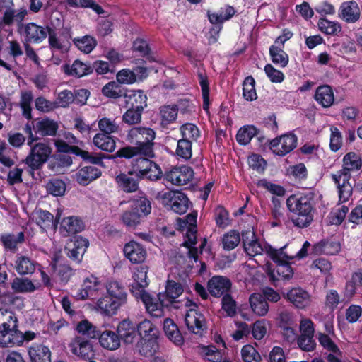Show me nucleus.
Returning a JSON list of instances; mask_svg holds the SVG:
<instances>
[{
    "mask_svg": "<svg viewBox=\"0 0 362 362\" xmlns=\"http://www.w3.org/2000/svg\"><path fill=\"white\" fill-rule=\"evenodd\" d=\"M156 132L150 127L139 126L131 128L127 135V141L133 146L120 148L112 158L130 159L137 156L155 158L154 151Z\"/></svg>",
    "mask_w": 362,
    "mask_h": 362,
    "instance_id": "1",
    "label": "nucleus"
},
{
    "mask_svg": "<svg viewBox=\"0 0 362 362\" xmlns=\"http://www.w3.org/2000/svg\"><path fill=\"white\" fill-rule=\"evenodd\" d=\"M342 162V168L331 175L332 180L337 186L339 200L341 203L347 202L352 196L353 187L350 183L351 173L361 168L362 160L359 155L351 151L344 155Z\"/></svg>",
    "mask_w": 362,
    "mask_h": 362,
    "instance_id": "2",
    "label": "nucleus"
},
{
    "mask_svg": "<svg viewBox=\"0 0 362 362\" xmlns=\"http://www.w3.org/2000/svg\"><path fill=\"white\" fill-rule=\"evenodd\" d=\"M286 205L288 210L296 215V217L292 218V222L296 226L303 228L311 223L315 210L313 192L292 194L287 199Z\"/></svg>",
    "mask_w": 362,
    "mask_h": 362,
    "instance_id": "3",
    "label": "nucleus"
},
{
    "mask_svg": "<svg viewBox=\"0 0 362 362\" xmlns=\"http://www.w3.org/2000/svg\"><path fill=\"white\" fill-rule=\"evenodd\" d=\"M105 287L107 294L98 300L96 305L102 315L111 317L127 303L128 293L126 287L118 281H109Z\"/></svg>",
    "mask_w": 362,
    "mask_h": 362,
    "instance_id": "4",
    "label": "nucleus"
},
{
    "mask_svg": "<svg viewBox=\"0 0 362 362\" xmlns=\"http://www.w3.org/2000/svg\"><path fill=\"white\" fill-rule=\"evenodd\" d=\"M286 246L275 249L270 245H265V252L270 259L276 264V269L268 268L267 274L272 281H279L280 279L289 280L293 276V269L289 260L294 256H290L284 252Z\"/></svg>",
    "mask_w": 362,
    "mask_h": 362,
    "instance_id": "5",
    "label": "nucleus"
},
{
    "mask_svg": "<svg viewBox=\"0 0 362 362\" xmlns=\"http://www.w3.org/2000/svg\"><path fill=\"white\" fill-rule=\"evenodd\" d=\"M58 129L59 125L57 122L46 117L28 122L23 129L28 136V146H31L41 137L55 136Z\"/></svg>",
    "mask_w": 362,
    "mask_h": 362,
    "instance_id": "6",
    "label": "nucleus"
},
{
    "mask_svg": "<svg viewBox=\"0 0 362 362\" xmlns=\"http://www.w3.org/2000/svg\"><path fill=\"white\" fill-rule=\"evenodd\" d=\"M30 151L25 159V163L30 168V173L33 175L34 172L40 170L43 165L51 157L52 148L49 144L39 142L32 144Z\"/></svg>",
    "mask_w": 362,
    "mask_h": 362,
    "instance_id": "7",
    "label": "nucleus"
},
{
    "mask_svg": "<svg viewBox=\"0 0 362 362\" xmlns=\"http://www.w3.org/2000/svg\"><path fill=\"white\" fill-rule=\"evenodd\" d=\"M49 25L42 26L34 22L17 24L18 32L23 37L25 43L40 44L47 38Z\"/></svg>",
    "mask_w": 362,
    "mask_h": 362,
    "instance_id": "8",
    "label": "nucleus"
},
{
    "mask_svg": "<svg viewBox=\"0 0 362 362\" xmlns=\"http://www.w3.org/2000/svg\"><path fill=\"white\" fill-rule=\"evenodd\" d=\"M267 143L274 154L283 157L296 148L298 137L294 133L288 132L271 141H267Z\"/></svg>",
    "mask_w": 362,
    "mask_h": 362,
    "instance_id": "9",
    "label": "nucleus"
},
{
    "mask_svg": "<svg viewBox=\"0 0 362 362\" xmlns=\"http://www.w3.org/2000/svg\"><path fill=\"white\" fill-rule=\"evenodd\" d=\"M0 13L2 14L4 26H11L15 22L18 24L23 21L28 11L25 6L16 10L13 0H0Z\"/></svg>",
    "mask_w": 362,
    "mask_h": 362,
    "instance_id": "10",
    "label": "nucleus"
},
{
    "mask_svg": "<svg viewBox=\"0 0 362 362\" xmlns=\"http://www.w3.org/2000/svg\"><path fill=\"white\" fill-rule=\"evenodd\" d=\"M162 200L165 208L180 215L185 214L192 206L187 196L181 191L165 192L163 195Z\"/></svg>",
    "mask_w": 362,
    "mask_h": 362,
    "instance_id": "11",
    "label": "nucleus"
},
{
    "mask_svg": "<svg viewBox=\"0 0 362 362\" xmlns=\"http://www.w3.org/2000/svg\"><path fill=\"white\" fill-rule=\"evenodd\" d=\"M162 293L158 295V302H156L152 296L145 290L141 291L140 296H138L145 305L146 311L154 317H160L164 315L165 308L170 305L167 304V300L161 296Z\"/></svg>",
    "mask_w": 362,
    "mask_h": 362,
    "instance_id": "12",
    "label": "nucleus"
},
{
    "mask_svg": "<svg viewBox=\"0 0 362 362\" xmlns=\"http://www.w3.org/2000/svg\"><path fill=\"white\" fill-rule=\"evenodd\" d=\"M194 170L188 165L174 167L170 170L165 172V180L175 185H184L192 180Z\"/></svg>",
    "mask_w": 362,
    "mask_h": 362,
    "instance_id": "13",
    "label": "nucleus"
},
{
    "mask_svg": "<svg viewBox=\"0 0 362 362\" xmlns=\"http://www.w3.org/2000/svg\"><path fill=\"white\" fill-rule=\"evenodd\" d=\"M89 246V241L81 235H75L71 239V243L65 247V252L67 257L72 261L79 264Z\"/></svg>",
    "mask_w": 362,
    "mask_h": 362,
    "instance_id": "14",
    "label": "nucleus"
},
{
    "mask_svg": "<svg viewBox=\"0 0 362 362\" xmlns=\"http://www.w3.org/2000/svg\"><path fill=\"white\" fill-rule=\"evenodd\" d=\"M158 337H149L140 338L136 344V350L139 354L146 358H149L151 361L157 362L158 356L156 354L158 351Z\"/></svg>",
    "mask_w": 362,
    "mask_h": 362,
    "instance_id": "15",
    "label": "nucleus"
},
{
    "mask_svg": "<svg viewBox=\"0 0 362 362\" xmlns=\"http://www.w3.org/2000/svg\"><path fill=\"white\" fill-rule=\"evenodd\" d=\"M232 286L231 281L223 276H214L207 284V288L209 293L216 298L229 294Z\"/></svg>",
    "mask_w": 362,
    "mask_h": 362,
    "instance_id": "16",
    "label": "nucleus"
},
{
    "mask_svg": "<svg viewBox=\"0 0 362 362\" xmlns=\"http://www.w3.org/2000/svg\"><path fill=\"white\" fill-rule=\"evenodd\" d=\"M12 266L19 276H23L33 274L39 264L30 257L17 253Z\"/></svg>",
    "mask_w": 362,
    "mask_h": 362,
    "instance_id": "17",
    "label": "nucleus"
},
{
    "mask_svg": "<svg viewBox=\"0 0 362 362\" xmlns=\"http://www.w3.org/2000/svg\"><path fill=\"white\" fill-rule=\"evenodd\" d=\"M125 257L132 264H141L147 256L146 248L136 241L132 240L126 243L123 248Z\"/></svg>",
    "mask_w": 362,
    "mask_h": 362,
    "instance_id": "18",
    "label": "nucleus"
},
{
    "mask_svg": "<svg viewBox=\"0 0 362 362\" xmlns=\"http://www.w3.org/2000/svg\"><path fill=\"white\" fill-rule=\"evenodd\" d=\"M102 176V170L97 166L86 165H80L75 175V179L81 186H87Z\"/></svg>",
    "mask_w": 362,
    "mask_h": 362,
    "instance_id": "19",
    "label": "nucleus"
},
{
    "mask_svg": "<svg viewBox=\"0 0 362 362\" xmlns=\"http://www.w3.org/2000/svg\"><path fill=\"white\" fill-rule=\"evenodd\" d=\"M69 347L74 354L83 359H90L93 356V346L86 337H76Z\"/></svg>",
    "mask_w": 362,
    "mask_h": 362,
    "instance_id": "20",
    "label": "nucleus"
},
{
    "mask_svg": "<svg viewBox=\"0 0 362 362\" xmlns=\"http://www.w3.org/2000/svg\"><path fill=\"white\" fill-rule=\"evenodd\" d=\"M85 228L83 220L74 216L64 217L60 223V233L66 237L81 233Z\"/></svg>",
    "mask_w": 362,
    "mask_h": 362,
    "instance_id": "21",
    "label": "nucleus"
},
{
    "mask_svg": "<svg viewBox=\"0 0 362 362\" xmlns=\"http://www.w3.org/2000/svg\"><path fill=\"white\" fill-rule=\"evenodd\" d=\"M18 329V319L13 313V317L8 316V321L3 323L0 328V346L9 347L12 337H14Z\"/></svg>",
    "mask_w": 362,
    "mask_h": 362,
    "instance_id": "22",
    "label": "nucleus"
},
{
    "mask_svg": "<svg viewBox=\"0 0 362 362\" xmlns=\"http://www.w3.org/2000/svg\"><path fill=\"white\" fill-rule=\"evenodd\" d=\"M117 333L120 341L125 344H132L138 337L136 325L129 319L123 320L118 324Z\"/></svg>",
    "mask_w": 362,
    "mask_h": 362,
    "instance_id": "23",
    "label": "nucleus"
},
{
    "mask_svg": "<svg viewBox=\"0 0 362 362\" xmlns=\"http://www.w3.org/2000/svg\"><path fill=\"white\" fill-rule=\"evenodd\" d=\"M124 98L126 107L144 111L147 107L148 98L142 90H127Z\"/></svg>",
    "mask_w": 362,
    "mask_h": 362,
    "instance_id": "24",
    "label": "nucleus"
},
{
    "mask_svg": "<svg viewBox=\"0 0 362 362\" xmlns=\"http://www.w3.org/2000/svg\"><path fill=\"white\" fill-rule=\"evenodd\" d=\"M187 329L194 334H202L206 329L204 315L195 310L188 311L185 317Z\"/></svg>",
    "mask_w": 362,
    "mask_h": 362,
    "instance_id": "25",
    "label": "nucleus"
},
{
    "mask_svg": "<svg viewBox=\"0 0 362 362\" xmlns=\"http://www.w3.org/2000/svg\"><path fill=\"white\" fill-rule=\"evenodd\" d=\"M283 296L299 309L305 308L310 303L309 293L301 288H293L286 293L283 292Z\"/></svg>",
    "mask_w": 362,
    "mask_h": 362,
    "instance_id": "26",
    "label": "nucleus"
},
{
    "mask_svg": "<svg viewBox=\"0 0 362 362\" xmlns=\"http://www.w3.org/2000/svg\"><path fill=\"white\" fill-rule=\"evenodd\" d=\"M100 281L93 275L86 277L81 285V288L78 291L76 297L78 300H86L93 298L98 291Z\"/></svg>",
    "mask_w": 362,
    "mask_h": 362,
    "instance_id": "27",
    "label": "nucleus"
},
{
    "mask_svg": "<svg viewBox=\"0 0 362 362\" xmlns=\"http://www.w3.org/2000/svg\"><path fill=\"white\" fill-rule=\"evenodd\" d=\"M361 15L360 8L356 1H347L341 4L339 16L345 22L351 23L356 22Z\"/></svg>",
    "mask_w": 362,
    "mask_h": 362,
    "instance_id": "28",
    "label": "nucleus"
},
{
    "mask_svg": "<svg viewBox=\"0 0 362 362\" xmlns=\"http://www.w3.org/2000/svg\"><path fill=\"white\" fill-rule=\"evenodd\" d=\"M30 362H51L52 352L42 344L33 343L28 348Z\"/></svg>",
    "mask_w": 362,
    "mask_h": 362,
    "instance_id": "29",
    "label": "nucleus"
},
{
    "mask_svg": "<svg viewBox=\"0 0 362 362\" xmlns=\"http://www.w3.org/2000/svg\"><path fill=\"white\" fill-rule=\"evenodd\" d=\"M62 69L67 76L76 78H81L92 74L90 64L83 63L78 59L75 60L71 65L65 64Z\"/></svg>",
    "mask_w": 362,
    "mask_h": 362,
    "instance_id": "30",
    "label": "nucleus"
},
{
    "mask_svg": "<svg viewBox=\"0 0 362 362\" xmlns=\"http://www.w3.org/2000/svg\"><path fill=\"white\" fill-rule=\"evenodd\" d=\"M236 12L233 6L226 4L221 7L218 12L208 11L207 16L211 24H223L225 21L231 19Z\"/></svg>",
    "mask_w": 362,
    "mask_h": 362,
    "instance_id": "31",
    "label": "nucleus"
},
{
    "mask_svg": "<svg viewBox=\"0 0 362 362\" xmlns=\"http://www.w3.org/2000/svg\"><path fill=\"white\" fill-rule=\"evenodd\" d=\"M314 98L322 107H331L334 100L332 88L326 84L318 86L315 90Z\"/></svg>",
    "mask_w": 362,
    "mask_h": 362,
    "instance_id": "32",
    "label": "nucleus"
},
{
    "mask_svg": "<svg viewBox=\"0 0 362 362\" xmlns=\"http://www.w3.org/2000/svg\"><path fill=\"white\" fill-rule=\"evenodd\" d=\"M131 175L121 173L115 177V182L118 187L124 192L133 193L139 189V179L130 177Z\"/></svg>",
    "mask_w": 362,
    "mask_h": 362,
    "instance_id": "33",
    "label": "nucleus"
},
{
    "mask_svg": "<svg viewBox=\"0 0 362 362\" xmlns=\"http://www.w3.org/2000/svg\"><path fill=\"white\" fill-rule=\"evenodd\" d=\"M35 214L36 216V223L38 226L46 228L52 226L54 228H57L60 220L59 214L54 218L52 213L42 209H35Z\"/></svg>",
    "mask_w": 362,
    "mask_h": 362,
    "instance_id": "34",
    "label": "nucleus"
},
{
    "mask_svg": "<svg viewBox=\"0 0 362 362\" xmlns=\"http://www.w3.org/2000/svg\"><path fill=\"white\" fill-rule=\"evenodd\" d=\"M147 272V267H141L134 274V282L132 284L131 291L137 298L140 296L141 291L144 290V288L148 285Z\"/></svg>",
    "mask_w": 362,
    "mask_h": 362,
    "instance_id": "35",
    "label": "nucleus"
},
{
    "mask_svg": "<svg viewBox=\"0 0 362 362\" xmlns=\"http://www.w3.org/2000/svg\"><path fill=\"white\" fill-rule=\"evenodd\" d=\"M100 345L108 350H116L120 346V338L117 334L111 330L100 331L98 336Z\"/></svg>",
    "mask_w": 362,
    "mask_h": 362,
    "instance_id": "36",
    "label": "nucleus"
},
{
    "mask_svg": "<svg viewBox=\"0 0 362 362\" xmlns=\"http://www.w3.org/2000/svg\"><path fill=\"white\" fill-rule=\"evenodd\" d=\"M1 240L6 250L16 252L18 249V244L25 241V233L23 231L17 234L6 233L1 235Z\"/></svg>",
    "mask_w": 362,
    "mask_h": 362,
    "instance_id": "37",
    "label": "nucleus"
},
{
    "mask_svg": "<svg viewBox=\"0 0 362 362\" xmlns=\"http://www.w3.org/2000/svg\"><path fill=\"white\" fill-rule=\"evenodd\" d=\"M163 331L167 337L177 345L183 343V337L177 325L170 318H166L163 322Z\"/></svg>",
    "mask_w": 362,
    "mask_h": 362,
    "instance_id": "38",
    "label": "nucleus"
},
{
    "mask_svg": "<svg viewBox=\"0 0 362 362\" xmlns=\"http://www.w3.org/2000/svg\"><path fill=\"white\" fill-rule=\"evenodd\" d=\"M249 302L252 311L259 316H264L269 310L268 303L265 298L259 293L250 295Z\"/></svg>",
    "mask_w": 362,
    "mask_h": 362,
    "instance_id": "39",
    "label": "nucleus"
},
{
    "mask_svg": "<svg viewBox=\"0 0 362 362\" xmlns=\"http://www.w3.org/2000/svg\"><path fill=\"white\" fill-rule=\"evenodd\" d=\"M183 293V287L179 282L173 280H168L165 286V291L162 293L163 297L167 300V304L172 305L175 300Z\"/></svg>",
    "mask_w": 362,
    "mask_h": 362,
    "instance_id": "40",
    "label": "nucleus"
},
{
    "mask_svg": "<svg viewBox=\"0 0 362 362\" xmlns=\"http://www.w3.org/2000/svg\"><path fill=\"white\" fill-rule=\"evenodd\" d=\"M130 207L136 211L139 214L146 218L151 212V202L146 196H138L133 199L130 204Z\"/></svg>",
    "mask_w": 362,
    "mask_h": 362,
    "instance_id": "41",
    "label": "nucleus"
},
{
    "mask_svg": "<svg viewBox=\"0 0 362 362\" xmlns=\"http://www.w3.org/2000/svg\"><path fill=\"white\" fill-rule=\"evenodd\" d=\"M197 77L202 89V95L203 99V110L209 113L210 106V86L207 75L205 72L198 71Z\"/></svg>",
    "mask_w": 362,
    "mask_h": 362,
    "instance_id": "42",
    "label": "nucleus"
},
{
    "mask_svg": "<svg viewBox=\"0 0 362 362\" xmlns=\"http://www.w3.org/2000/svg\"><path fill=\"white\" fill-rule=\"evenodd\" d=\"M84 163L97 167L105 168L104 158H109L103 153H90L88 151L80 149L78 155Z\"/></svg>",
    "mask_w": 362,
    "mask_h": 362,
    "instance_id": "43",
    "label": "nucleus"
},
{
    "mask_svg": "<svg viewBox=\"0 0 362 362\" xmlns=\"http://www.w3.org/2000/svg\"><path fill=\"white\" fill-rule=\"evenodd\" d=\"M127 90L117 81H110L101 90L102 94L112 99H117L124 96Z\"/></svg>",
    "mask_w": 362,
    "mask_h": 362,
    "instance_id": "44",
    "label": "nucleus"
},
{
    "mask_svg": "<svg viewBox=\"0 0 362 362\" xmlns=\"http://www.w3.org/2000/svg\"><path fill=\"white\" fill-rule=\"evenodd\" d=\"M93 142L96 147L107 152H112L116 147L113 136L105 134L97 133L93 137Z\"/></svg>",
    "mask_w": 362,
    "mask_h": 362,
    "instance_id": "45",
    "label": "nucleus"
},
{
    "mask_svg": "<svg viewBox=\"0 0 362 362\" xmlns=\"http://www.w3.org/2000/svg\"><path fill=\"white\" fill-rule=\"evenodd\" d=\"M177 108L175 105H163L160 107V125L162 127H167L169 124L175 122L177 118Z\"/></svg>",
    "mask_w": 362,
    "mask_h": 362,
    "instance_id": "46",
    "label": "nucleus"
},
{
    "mask_svg": "<svg viewBox=\"0 0 362 362\" xmlns=\"http://www.w3.org/2000/svg\"><path fill=\"white\" fill-rule=\"evenodd\" d=\"M73 44L82 52L89 54L97 46L98 42L94 37L86 35L74 38Z\"/></svg>",
    "mask_w": 362,
    "mask_h": 362,
    "instance_id": "47",
    "label": "nucleus"
},
{
    "mask_svg": "<svg viewBox=\"0 0 362 362\" xmlns=\"http://www.w3.org/2000/svg\"><path fill=\"white\" fill-rule=\"evenodd\" d=\"M269 55L272 62L281 68L286 67L288 64V55L281 47L276 45H271L269 47Z\"/></svg>",
    "mask_w": 362,
    "mask_h": 362,
    "instance_id": "48",
    "label": "nucleus"
},
{
    "mask_svg": "<svg viewBox=\"0 0 362 362\" xmlns=\"http://www.w3.org/2000/svg\"><path fill=\"white\" fill-rule=\"evenodd\" d=\"M258 133V129L254 125H245L239 129L236 134V141L241 146H246Z\"/></svg>",
    "mask_w": 362,
    "mask_h": 362,
    "instance_id": "49",
    "label": "nucleus"
},
{
    "mask_svg": "<svg viewBox=\"0 0 362 362\" xmlns=\"http://www.w3.org/2000/svg\"><path fill=\"white\" fill-rule=\"evenodd\" d=\"M317 26L320 32L327 35H338L341 31V25L337 21H332L325 17L319 19Z\"/></svg>",
    "mask_w": 362,
    "mask_h": 362,
    "instance_id": "50",
    "label": "nucleus"
},
{
    "mask_svg": "<svg viewBox=\"0 0 362 362\" xmlns=\"http://www.w3.org/2000/svg\"><path fill=\"white\" fill-rule=\"evenodd\" d=\"M163 176V171L156 163L151 160V165H148L147 168L140 170L139 180H148L150 181H157Z\"/></svg>",
    "mask_w": 362,
    "mask_h": 362,
    "instance_id": "51",
    "label": "nucleus"
},
{
    "mask_svg": "<svg viewBox=\"0 0 362 362\" xmlns=\"http://www.w3.org/2000/svg\"><path fill=\"white\" fill-rule=\"evenodd\" d=\"M148 156H137L134 158H131V168L128 170V175H134L136 178L140 175V170H144L148 167V165H151V159Z\"/></svg>",
    "mask_w": 362,
    "mask_h": 362,
    "instance_id": "52",
    "label": "nucleus"
},
{
    "mask_svg": "<svg viewBox=\"0 0 362 362\" xmlns=\"http://www.w3.org/2000/svg\"><path fill=\"white\" fill-rule=\"evenodd\" d=\"M144 218L139 214L136 211L133 210L132 207L124 211L121 215L122 223L128 228H135L141 223Z\"/></svg>",
    "mask_w": 362,
    "mask_h": 362,
    "instance_id": "53",
    "label": "nucleus"
},
{
    "mask_svg": "<svg viewBox=\"0 0 362 362\" xmlns=\"http://www.w3.org/2000/svg\"><path fill=\"white\" fill-rule=\"evenodd\" d=\"M47 192L54 197H61L65 194L66 185L59 178H51L45 186Z\"/></svg>",
    "mask_w": 362,
    "mask_h": 362,
    "instance_id": "54",
    "label": "nucleus"
},
{
    "mask_svg": "<svg viewBox=\"0 0 362 362\" xmlns=\"http://www.w3.org/2000/svg\"><path fill=\"white\" fill-rule=\"evenodd\" d=\"M11 288L16 293H31L37 288L30 279L20 277L13 280Z\"/></svg>",
    "mask_w": 362,
    "mask_h": 362,
    "instance_id": "55",
    "label": "nucleus"
},
{
    "mask_svg": "<svg viewBox=\"0 0 362 362\" xmlns=\"http://www.w3.org/2000/svg\"><path fill=\"white\" fill-rule=\"evenodd\" d=\"M137 336L140 338L149 337H159V332L155 325L148 320H144L136 325Z\"/></svg>",
    "mask_w": 362,
    "mask_h": 362,
    "instance_id": "56",
    "label": "nucleus"
},
{
    "mask_svg": "<svg viewBox=\"0 0 362 362\" xmlns=\"http://www.w3.org/2000/svg\"><path fill=\"white\" fill-rule=\"evenodd\" d=\"M33 99V96L31 91L21 92L19 105L22 110V115L29 121L33 118L31 107Z\"/></svg>",
    "mask_w": 362,
    "mask_h": 362,
    "instance_id": "57",
    "label": "nucleus"
},
{
    "mask_svg": "<svg viewBox=\"0 0 362 362\" xmlns=\"http://www.w3.org/2000/svg\"><path fill=\"white\" fill-rule=\"evenodd\" d=\"M76 331L81 334L83 337L95 339L100 334V330L93 326L88 320H83L78 322L76 326Z\"/></svg>",
    "mask_w": 362,
    "mask_h": 362,
    "instance_id": "58",
    "label": "nucleus"
},
{
    "mask_svg": "<svg viewBox=\"0 0 362 362\" xmlns=\"http://www.w3.org/2000/svg\"><path fill=\"white\" fill-rule=\"evenodd\" d=\"M221 242L224 250L230 251L235 249L240 242L239 232L235 230L228 231L223 235Z\"/></svg>",
    "mask_w": 362,
    "mask_h": 362,
    "instance_id": "59",
    "label": "nucleus"
},
{
    "mask_svg": "<svg viewBox=\"0 0 362 362\" xmlns=\"http://www.w3.org/2000/svg\"><path fill=\"white\" fill-rule=\"evenodd\" d=\"M192 144L190 140L182 138L177 141L175 154L185 160H189L192 156Z\"/></svg>",
    "mask_w": 362,
    "mask_h": 362,
    "instance_id": "60",
    "label": "nucleus"
},
{
    "mask_svg": "<svg viewBox=\"0 0 362 362\" xmlns=\"http://www.w3.org/2000/svg\"><path fill=\"white\" fill-rule=\"evenodd\" d=\"M243 96L247 101H254L257 98L255 81L252 76H247L243 81Z\"/></svg>",
    "mask_w": 362,
    "mask_h": 362,
    "instance_id": "61",
    "label": "nucleus"
},
{
    "mask_svg": "<svg viewBox=\"0 0 362 362\" xmlns=\"http://www.w3.org/2000/svg\"><path fill=\"white\" fill-rule=\"evenodd\" d=\"M132 47L135 52H139L141 57H146L149 62L155 61L148 43L144 39H136L133 42Z\"/></svg>",
    "mask_w": 362,
    "mask_h": 362,
    "instance_id": "62",
    "label": "nucleus"
},
{
    "mask_svg": "<svg viewBox=\"0 0 362 362\" xmlns=\"http://www.w3.org/2000/svg\"><path fill=\"white\" fill-rule=\"evenodd\" d=\"M288 175L293 177L295 181H305L308 177V170L304 163H300L291 165L288 170Z\"/></svg>",
    "mask_w": 362,
    "mask_h": 362,
    "instance_id": "63",
    "label": "nucleus"
},
{
    "mask_svg": "<svg viewBox=\"0 0 362 362\" xmlns=\"http://www.w3.org/2000/svg\"><path fill=\"white\" fill-rule=\"evenodd\" d=\"M349 210V207L345 205L332 210L328 216L329 223L335 226L341 225L345 219Z\"/></svg>",
    "mask_w": 362,
    "mask_h": 362,
    "instance_id": "64",
    "label": "nucleus"
}]
</instances>
